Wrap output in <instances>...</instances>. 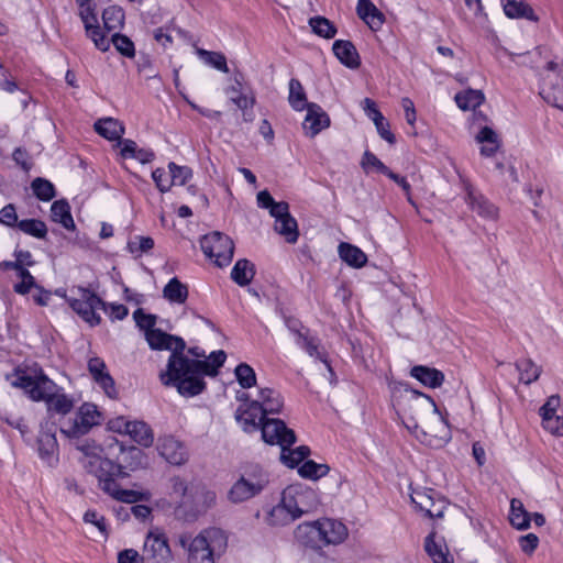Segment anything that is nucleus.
<instances>
[{
    "label": "nucleus",
    "instance_id": "55",
    "mask_svg": "<svg viewBox=\"0 0 563 563\" xmlns=\"http://www.w3.org/2000/svg\"><path fill=\"white\" fill-rule=\"evenodd\" d=\"M111 42L113 43L115 49L121 53L125 57H134L135 48L134 43L123 34H113Z\"/></svg>",
    "mask_w": 563,
    "mask_h": 563
},
{
    "label": "nucleus",
    "instance_id": "2",
    "mask_svg": "<svg viewBox=\"0 0 563 563\" xmlns=\"http://www.w3.org/2000/svg\"><path fill=\"white\" fill-rule=\"evenodd\" d=\"M225 358L227 354L222 350L212 352L202 361L175 355L159 378L163 385L176 387L181 396L194 397L206 388L202 375H217Z\"/></svg>",
    "mask_w": 563,
    "mask_h": 563
},
{
    "label": "nucleus",
    "instance_id": "7",
    "mask_svg": "<svg viewBox=\"0 0 563 563\" xmlns=\"http://www.w3.org/2000/svg\"><path fill=\"white\" fill-rule=\"evenodd\" d=\"M67 302L71 309L90 325H97L101 321L100 316L97 313L98 309L107 311V303L93 291L84 287L73 288L71 296L67 297Z\"/></svg>",
    "mask_w": 563,
    "mask_h": 563
},
{
    "label": "nucleus",
    "instance_id": "11",
    "mask_svg": "<svg viewBox=\"0 0 563 563\" xmlns=\"http://www.w3.org/2000/svg\"><path fill=\"white\" fill-rule=\"evenodd\" d=\"M143 559L146 563H172L173 553L167 538L158 531H151L145 538Z\"/></svg>",
    "mask_w": 563,
    "mask_h": 563
},
{
    "label": "nucleus",
    "instance_id": "61",
    "mask_svg": "<svg viewBox=\"0 0 563 563\" xmlns=\"http://www.w3.org/2000/svg\"><path fill=\"white\" fill-rule=\"evenodd\" d=\"M133 318L137 324V327L145 332L154 330V325L156 323V317L153 314L145 313L142 309H137L133 312Z\"/></svg>",
    "mask_w": 563,
    "mask_h": 563
},
{
    "label": "nucleus",
    "instance_id": "35",
    "mask_svg": "<svg viewBox=\"0 0 563 563\" xmlns=\"http://www.w3.org/2000/svg\"><path fill=\"white\" fill-rule=\"evenodd\" d=\"M51 217L67 230L75 229V222L70 213V207L66 200L54 201L51 207Z\"/></svg>",
    "mask_w": 563,
    "mask_h": 563
},
{
    "label": "nucleus",
    "instance_id": "27",
    "mask_svg": "<svg viewBox=\"0 0 563 563\" xmlns=\"http://www.w3.org/2000/svg\"><path fill=\"white\" fill-rule=\"evenodd\" d=\"M296 539L306 547L312 549H320L321 533H320V520L313 522H306L299 525L295 530Z\"/></svg>",
    "mask_w": 563,
    "mask_h": 563
},
{
    "label": "nucleus",
    "instance_id": "26",
    "mask_svg": "<svg viewBox=\"0 0 563 563\" xmlns=\"http://www.w3.org/2000/svg\"><path fill=\"white\" fill-rule=\"evenodd\" d=\"M356 12L358 18L373 31H378L385 22L384 14L371 0H358Z\"/></svg>",
    "mask_w": 563,
    "mask_h": 563
},
{
    "label": "nucleus",
    "instance_id": "33",
    "mask_svg": "<svg viewBox=\"0 0 563 563\" xmlns=\"http://www.w3.org/2000/svg\"><path fill=\"white\" fill-rule=\"evenodd\" d=\"M96 132L107 140H120L124 134V126L113 118L100 119L95 123Z\"/></svg>",
    "mask_w": 563,
    "mask_h": 563
},
{
    "label": "nucleus",
    "instance_id": "28",
    "mask_svg": "<svg viewBox=\"0 0 563 563\" xmlns=\"http://www.w3.org/2000/svg\"><path fill=\"white\" fill-rule=\"evenodd\" d=\"M225 93L230 96V100L242 111L252 109L255 104L254 95L243 92L242 76L234 77L233 84L225 89Z\"/></svg>",
    "mask_w": 563,
    "mask_h": 563
},
{
    "label": "nucleus",
    "instance_id": "60",
    "mask_svg": "<svg viewBox=\"0 0 563 563\" xmlns=\"http://www.w3.org/2000/svg\"><path fill=\"white\" fill-rule=\"evenodd\" d=\"M154 247V240L150 236H135L128 243V249L131 253H146Z\"/></svg>",
    "mask_w": 563,
    "mask_h": 563
},
{
    "label": "nucleus",
    "instance_id": "14",
    "mask_svg": "<svg viewBox=\"0 0 563 563\" xmlns=\"http://www.w3.org/2000/svg\"><path fill=\"white\" fill-rule=\"evenodd\" d=\"M115 448H118L120 454L118 456V462L114 463V466H118V472H113L114 477H124L128 475V471H135L140 467H143L145 464V455L143 451L136 446L125 448L119 442H115Z\"/></svg>",
    "mask_w": 563,
    "mask_h": 563
},
{
    "label": "nucleus",
    "instance_id": "50",
    "mask_svg": "<svg viewBox=\"0 0 563 563\" xmlns=\"http://www.w3.org/2000/svg\"><path fill=\"white\" fill-rule=\"evenodd\" d=\"M31 188L40 200L49 201L55 197L54 185L47 179L35 178L31 184Z\"/></svg>",
    "mask_w": 563,
    "mask_h": 563
},
{
    "label": "nucleus",
    "instance_id": "1",
    "mask_svg": "<svg viewBox=\"0 0 563 563\" xmlns=\"http://www.w3.org/2000/svg\"><path fill=\"white\" fill-rule=\"evenodd\" d=\"M398 415L406 429L427 445L440 448L451 439L446 420L433 399L422 393L406 388L405 407Z\"/></svg>",
    "mask_w": 563,
    "mask_h": 563
},
{
    "label": "nucleus",
    "instance_id": "43",
    "mask_svg": "<svg viewBox=\"0 0 563 563\" xmlns=\"http://www.w3.org/2000/svg\"><path fill=\"white\" fill-rule=\"evenodd\" d=\"M288 100L291 108L296 111H302L307 106H309L303 87L296 78H291L289 81Z\"/></svg>",
    "mask_w": 563,
    "mask_h": 563
},
{
    "label": "nucleus",
    "instance_id": "3",
    "mask_svg": "<svg viewBox=\"0 0 563 563\" xmlns=\"http://www.w3.org/2000/svg\"><path fill=\"white\" fill-rule=\"evenodd\" d=\"M76 449L81 453L80 463L90 474H93L99 482V487L119 501L134 504L142 499V494L132 489H121L113 479V472L119 467L114 462L102 457V449L92 440L80 441Z\"/></svg>",
    "mask_w": 563,
    "mask_h": 563
},
{
    "label": "nucleus",
    "instance_id": "31",
    "mask_svg": "<svg viewBox=\"0 0 563 563\" xmlns=\"http://www.w3.org/2000/svg\"><path fill=\"white\" fill-rule=\"evenodd\" d=\"M411 376L422 383L424 386L437 388L440 387L444 380L442 372L428 366L417 365L411 368Z\"/></svg>",
    "mask_w": 563,
    "mask_h": 563
},
{
    "label": "nucleus",
    "instance_id": "4",
    "mask_svg": "<svg viewBox=\"0 0 563 563\" xmlns=\"http://www.w3.org/2000/svg\"><path fill=\"white\" fill-rule=\"evenodd\" d=\"M12 385L22 388L32 400L45 401L48 417L58 416L59 426L60 421L68 419L67 415L75 407L74 398L62 393V388L43 374L36 377L25 373L18 374Z\"/></svg>",
    "mask_w": 563,
    "mask_h": 563
},
{
    "label": "nucleus",
    "instance_id": "47",
    "mask_svg": "<svg viewBox=\"0 0 563 563\" xmlns=\"http://www.w3.org/2000/svg\"><path fill=\"white\" fill-rule=\"evenodd\" d=\"M504 11L508 18H527L532 19V9L520 0H506Z\"/></svg>",
    "mask_w": 563,
    "mask_h": 563
},
{
    "label": "nucleus",
    "instance_id": "9",
    "mask_svg": "<svg viewBox=\"0 0 563 563\" xmlns=\"http://www.w3.org/2000/svg\"><path fill=\"white\" fill-rule=\"evenodd\" d=\"M99 423L97 406L85 402L79 407L74 418L60 421V433L67 438H79Z\"/></svg>",
    "mask_w": 563,
    "mask_h": 563
},
{
    "label": "nucleus",
    "instance_id": "42",
    "mask_svg": "<svg viewBox=\"0 0 563 563\" xmlns=\"http://www.w3.org/2000/svg\"><path fill=\"white\" fill-rule=\"evenodd\" d=\"M275 230L283 235L288 243H295L298 240V225L294 217L287 216L275 221Z\"/></svg>",
    "mask_w": 563,
    "mask_h": 563
},
{
    "label": "nucleus",
    "instance_id": "23",
    "mask_svg": "<svg viewBox=\"0 0 563 563\" xmlns=\"http://www.w3.org/2000/svg\"><path fill=\"white\" fill-rule=\"evenodd\" d=\"M235 418L246 432L256 431L261 428L263 420H265V417L262 416L261 410H258L257 404H254L253 400L245 407H239L235 412Z\"/></svg>",
    "mask_w": 563,
    "mask_h": 563
},
{
    "label": "nucleus",
    "instance_id": "48",
    "mask_svg": "<svg viewBox=\"0 0 563 563\" xmlns=\"http://www.w3.org/2000/svg\"><path fill=\"white\" fill-rule=\"evenodd\" d=\"M124 12L121 8L112 5L103 10L102 21L108 31L119 29L123 24Z\"/></svg>",
    "mask_w": 563,
    "mask_h": 563
},
{
    "label": "nucleus",
    "instance_id": "45",
    "mask_svg": "<svg viewBox=\"0 0 563 563\" xmlns=\"http://www.w3.org/2000/svg\"><path fill=\"white\" fill-rule=\"evenodd\" d=\"M310 453V450L306 445H300L294 450L289 448L282 449L280 460L288 467H296L301 463Z\"/></svg>",
    "mask_w": 563,
    "mask_h": 563
},
{
    "label": "nucleus",
    "instance_id": "10",
    "mask_svg": "<svg viewBox=\"0 0 563 563\" xmlns=\"http://www.w3.org/2000/svg\"><path fill=\"white\" fill-rule=\"evenodd\" d=\"M15 261H5L0 265L5 269L15 271L21 278L20 283L13 286V289L19 295H26L30 292L33 286H35V278L26 268L27 266L34 265L32 254L29 251H15Z\"/></svg>",
    "mask_w": 563,
    "mask_h": 563
},
{
    "label": "nucleus",
    "instance_id": "16",
    "mask_svg": "<svg viewBox=\"0 0 563 563\" xmlns=\"http://www.w3.org/2000/svg\"><path fill=\"white\" fill-rule=\"evenodd\" d=\"M540 95L547 103L563 110V74L558 71L547 74Z\"/></svg>",
    "mask_w": 563,
    "mask_h": 563
},
{
    "label": "nucleus",
    "instance_id": "58",
    "mask_svg": "<svg viewBox=\"0 0 563 563\" xmlns=\"http://www.w3.org/2000/svg\"><path fill=\"white\" fill-rule=\"evenodd\" d=\"M361 165L366 172H368L369 168H374L376 172L382 173L384 175H386L389 172V168L375 154H373L369 151H366L363 154Z\"/></svg>",
    "mask_w": 563,
    "mask_h": 563
},
{
    "label": "nucleus",
    "instance_id": "15",
    "mask_svg": "<svg viewBox=\"0 0 563 563\" xmlns=\"http://www.w3.org/2000/svg\"><path fill=\"white\" fill-rule=\"evenodd\" d=\"M113 428L129 434L140 445L148 448L153 444V431L144 421H126L120 418L114 422Z\"/></svg>",
    "mask_w": 563,
    "mask_h": 563
},
{
    "label": "nucleus",
    "instance_id": "19",
    "mask_svg": "<svg viewBox=\"0 0 563 563\" xmlns=\"http://www.w3.org/2000/svg\"><path fill=\"white\" fill-rule=\"evenodd\" d=\"M464 190L466 192V203L479 217L489 220H495L498 217V209L471 184L464 183Z\"/></svg>",
    "mask_w": 563,
    "mask_h": 563
},
{
    "label": "nucleus",
    "instance_id": "21",
    "mask_svg": "<svg viewBox=\"0 0 563 563\" xmlns=\"http://www.w3.org/2000/svg\"><path fill=\"white\" fill-rule=\"evenodd\" d=\"M253 401L257 404L258 410H261L262 416L265 418L268 415L280 413L284 407V398L280 393L269 387L260 388L258 397Z\"/></svg>",
    "mask_w": 563,
    "mask_h": 563
},
{
    "label": "nucleus",
    "instance_id": "51",
    "mask_svg": "<svg viewBox=\"0 0 563 563\" xmlns=\"http://www.w3.org/2000/svg\"><path fill=\"white\" fill-rule=\"evenodd\" d=\"M235 377L240 386L249 389L256 385V374L254 369L246 363H241L235 367Z\"/></svg>",
    "mask_w": 563,
    "mask_h": 563
},
{
    "label": "nucleus",
    "instance_id": "54",
    "mask_svg": "<svg viewBox=\"0 0 563 563\" xmlns=\"http://www.w3.org/2000/svg\"><path fill=\"white\" fill-rule=\"evenodd\" d=\"M168 169L172 186H183L192 176L191 169L189 167L178 166L173 162L168 164Z\"/></svg>",
    "mask_w": 563,
    "mask_h": 563
},
{
    "label": "nucleus",
    "instance_id": "12",
    "mask_svg": "<svg viewBox=\"0 0 563 563\" xmlns=\"http://www.w3.org/2000/svg\"><path fill=\"white\" fill-rule=\"evenodd\" d=\"M262 438L268 444H277L280 449L290 448L296 442L295 432L287 428L280 419L265 418L261 426Z\"/></svg>",
    "mask_w": 563,
    "mask_h": 563
},
{
    "label": "nucleus",
    "instance_id": "40",
    "mask_svg": "<svg viewBox=\"0 0 563 563\" xmlns=\"http://www.w3.org/2000/svg\"><path fill=\"white\" fill-rule=\"evenodd\" d=\"M312 32L323 38L330 40L336 35L335 25L327 18L316 15L309 19L308 21Z\"/></svg>",
    "mask_w": 563,
    "mask_h": 563
},
{
    "label": "nucleus",
    "instance_id": "30",
    "mask_svg": "<svg viewBox=\"0 0 563 563\" xmlns=\"http://www.w3.org/2000/svg\"><path fill=\"white\" fill-rule=\"evenodd\" d=\"M340 258L347 265L361 268L367 263L366 254L357 246L346 242H341L338 246Z\"/></svg>",
    "mask_w": 563,
    "mask_h": 563
},
{
    "label": "nucleus",
    "instance_id": "6",
    "mask_svg": "<svg viewBox=\"0 0 563 563\" xmlns=\"http://www.w3.org/2000/svg\"><path fill=\"white\" fill-rule=\"evenodd\" d=\"M268 483V474L257 465L252 466L232 485L228 498L233 504L246 501L260 495Z\"/></svg>",
    "mask_w": 563,
    "mask_h": 563
},
{
    "label": "nucleus",
    "instance_id": "5",
    "mask_svg": "<svg viewBox=\"0 0 563 563\" xmlns=\"http://www.w3.org/2000/svg\"><path fill=\"white\" fill-rule=\"evenodd\" d=\"M178 542L187 551V563H214L227 549L228 538L219 528H208L196 537L183 533Z\"/></svg>",
    "mask_w": 563,
    "mask_h": 563
},
{
    "label": "nucleus",
    "instance_id": "20",
    "mask_svg": "<svg viewBox=\"0 0 563 563\" xmlns=\"http://www.w3.org/2000/svg\"><path fill=\"white\" fill-rule=\"evenodd\" d=\"M307 114L302 123L306 135L314 137L323 129L330 125V118L327 112L317 103L307 106Z\"/></svg>",
    "mask_w": 563,
    "mask_h": 563
},
{
    "label": "nucleus",
    "instance_id": "62",
    "mask_svg": "<svg viewBox=\"0 0 563 563\" xmlns=\"http://www.w3.org/2000/svg\"><path fill=\"white\" fill-rule=\"evenodd\" d=\"M87 35L92 40L96 47L102 52H106L109 49V41L106 38V36L102 34L99 25L90 26L89 29H86Z\"/></svg>",
    "mask_w": 563,
    "mask_h": 563
},
{
    "label": "nucleus",
    "instance_id": "32",
    "mask_svg": "<svg viewBox=\"0 0 563 563\" xmlns=\"http://www.w3.org/2000/svg\"><path fill=\"white\" fill-rule=\"evenodd\" d=\"M188 295L187 285L177 277H173L163 288V297L170 303L183 305L186 302Z\"/></svg>",
    "mask_w": 563,
    "mask_h": 563
},
{
    "label": "nucleus",
    "instance_id": "25",
    "mask_svg": "<svg viewBox=\"0 0 563 563\" xmlns=\"http://www.w3.org/2000/svg\"><path fill=\"white\" fill-rule=\"evenodd\" d=\"M332 51L338 59L351 69H356L361 65L360 55L351 41L336 40L332 45Z\"/></svg>",
    "mask_w": 563,
    "mask_h": 563
},
{
    "label": "nucleus",
    "instance_id": "24",
    "mask_svg": "<svg viewBox=\"0 0 563 563\" xmlns=\"http://www.w3.org/2000/svg\"><path fill=\"white\" fill-rule=\"evenodd\" d=\"M321 544H338L341 543L347 536L346 527L336 520L323 519L320 520Z\"/></svg>",
    "mask_w": 563,
    "mask_h": 563
},
{
    "label": "nucleus",
    "instance_id": "57",
    "mask_svg": "<svg viewBox=\"0 0 563 563\" xmlns=\"http://www.w3.org/2000/svg\"><path fill=\"white\" fill-rule=\"evenodd\" d=\"M84 521L86 523H90L98 529L100 537L107 540L109 532L106 523V519L103 516L99 515L95 510H87L84 515Z\"/></svg>",
    "mask_w": 563,
    "mask_h": 563
},
{
    "label": "nucleus",
    "instance_id": "52",
    "mask_svg": "<svg viewBox=\"0 0 563 563\" xmlns=\"http://www.w3.org/2000/svg\"><path fill=\"white\" fill-rule=\"evenodd\" d=\"M299 474L300 476L305 478L310 479H318L329 472V467L325 464H318L312 460L306 461L300 467H299Z\"/></svg>",
    "mask_w": 563,
    "mask_h": 563
},
{
    "label": "nucleus",
    "instance_id": "46",
    "mask_svg": "<svg viewBox=\"0 0 563 563\" xmlns=\"http://www.w3.org/2000/svg\"><path fill=\"white\" fill-rule=\"evenodd\" d=\"M197 54L207 65H209L222 73H229L227 58L222 53L210 52V51H206L203 48H198Z\"/></svg>",
    "mask_w": 563,
    "mask_h": 563
},
{
    "label": "nucleus",
    "instance_id": "17",
    "mask_svg": "<svg viewBox=\"0 0 563 563\" xmlns=\"http://www.w3.org/2000/svg\"><path fill=\"white\" fill-rule=\"evenodd\" d=\"M410 499L412 504L429 518H442L444 515L445 503L442 499L435 500L432 496V490H412Z\"/></svg>",
    "mask_w": 563,
    "mask_h": 563
},
{
    "label": "nucleus",
    "instance_id": "29",
    "mask_svg": "<svg viewBox=\"0 0 563 563\" xmlns=\"http://www.w3.org/2000/svg\"><path fill=\"white\" fill-rule=\"evenodd\" d=\"M424 550L433 563H453L445 542L442 539L435 540L434 533H430L426 538Z\"/></svg>",
    "mask_w": 563,
    "mask_h": 563
},
{
    "label": "nucleus",
    "instance_id": "18",
    "mask_svg": "<svg viewBox=\"0 0 563 563\" xmlns=\"http://www.w3.org/2000/svg\"><path fill=\"white\" fill-rule=\"evenodd\" d=\"M157 450L169 464L183 465L188 460V451L184 443L172 435L159 438Z\"/></svg>",
    "mask_w": 563,
    "mask_h": 563
},
{
    "label": "nucleus",
    "instance_id": "13",
    "mask_svg": "<svg viewBox=\"0 0 563 563\" xmlns=\"http://www.w3.org/2000/svg\"><path fill=\"white\" fill-rule=\"evenodd\" d=\"M145 338L152 350H169L172 352L167 366L170 364L175 355L178 357L186 356L184 354L186 344L181 338L167 334L159 329L145 332Z\"/></svg>",
    "mask_w": 563,
    "mask_h": 563
},
{
    "label": "nucleus",
    "instance_id": "41",
    "mask_svg": "<svg viewBox=\"0 0 563 563\" xmlns=\"http://www.w3.org/2000/svg\"><path fill=\"white\" fill-rule=\"evenodd\" d=\"M484 101V95L481 90L468 89L464 92L455 95V102L457 107L464 111L474 110L479 107Z\"/></svg>",
    "mask_w": 563,
    "mask_h": 563
},
{
    "label": "nucleus",
    "instance_id": "64",
    "mask_svg": "<svg viewBox=\"0 0 563 563\" xmlns=\"http://www.w3.org/2000/svg\"><path fill=\"white\" fill-rule=\"evenodd\" d=\"M152 178L157 188L159 189V191L166 192L170 189L172 183L169 178V173H166L164 169L156 168L155 170H153Z\"/></svg>",
    "mask_w": 563,
    "mask_h": 563
},
{
    "label": "nucleus",
    "instance_id": "37",
    "mask_svg": "<svg viewBox=\"0 0 563 563\" xmlns=\"http://www.w3.org/2000/svg\"><path fill=\"white\" fill-rule=\"evenodd\" d=\"M516 368L519 372V379L526 385L536 382L542 372L541 366L537 365L530 358H522L516 362Z\"/></svg>",
    "mask_w": 563,
    "mask_h": 563
},
{
    "label": "nucleus",
    "instance_id": "56",
    "mask_svg": "<svg viewBox=\"0 0 563 563\" xmlns=\"http://www.w3.org/2000/svg\"><path fill=\"white\" fill-rule=\"evenodd\" d=\"M217 496L212 490L200 489L197 492L196 515L206 512L216 505Z\"/></svg>",
    "mask_w": 563,
    "mask_h": 563
},
{
    "label": "nucleus",
    "instance_id": "59",
    "mask_svg": "<svg viewBox=\"0 0 563 563\" xmlns=\"http://www.w3.org/2000/svg\"><path fill=\"white\" fill-rule=\"evenodd\" d=\"M374 115L375 118H373L372 121L374 122L379 136L387 141L389 144H394L396 139L389 130L388 121H386L382 112H375Z\"/></svg>",
    "mask_w": 563,
    "mask_h": 563
},
{
    "label": "nucleus",
    "instance_id": "39",
    "mask_svg": "<svg viewBox=\"0 0 563 563\" xmlns=\"http://www.w3.org/2000/svg\"><path fill=\"white\" fill-rule=\"evenodd\" d=\"M255 274L254 265L243 258L239 260L235 265L232 268L231 272V278L239 285V286H246L251 283Z\"/></svg>",
    "mask_w": 563,
    "mask_h": 563
},
{
    "label": "nucleus",
    "instance_id": "44",
    "mask_svg": "<svg viewBox=\"0 0 563 563\" xmlns=\"http://www.w3.org/2000/svg\"><path fill=\"white\" fill-rule=\"evenodd\" d=\"M295 520H296L295 516L291 515L279 503L269 510V512L266 517V522L269 526H274V527H283V526L291 523Z\"/></svg>",
    "mask_w": 563,
    "mask_h": 563
},
{
    "label": "nucleus",
    "instance_id": "8",
    "mask_svg": "<svg viewBox=\"0 0 563 563\" xmlns=\"http://www.w3.org/2000/svg\"><path fill=\"white\" fill-rule=\"evenodd\" d=\"M200 246L203 254L222 267L228 265L233 257V241L225 234L214 231L206 234L200 240Z\"/></svg>",
    "mask_w": 563,
    "mask_h": 563
},
{
    "label": "nucleus",
    "instance_id": "38",
    "mask_svg": "<svg viewBox=\"0 0 563 563\" xmlns=\"http://www.w3.org/2000/svg\"><path fill=\"white\" fill-rule=\"evenodd\" d=\"M509 519L511 525L518 530H526L530 527V515L519 499L514 498L511 500Z\"/></svg>",
    "mask_w": 563,
    "mask_h": 563
},
{
    "label": "nucleus",
    "instance_id": "34",
    "mask_svg": "<svg viewBox=\"0 0 563 563\" xmlns=\"http://www.w3.org/2000/svg\"><path fill=\"white\" fill-rule=\"evenodd\" d=\"M37 442L41 457L51 462V460L58 451V443L55 437V432L52 429L44 430V427H42Z\"/></svg>",
    "mask_w": 563,
    "mask_h": 563
},
{
    "label": "nucleus",
    "instance_id": "49",
    "mask_svg": "<svg viewBox=\"0 0 563 563\" xmlns=\"http://www.w3.org/2000/svg\"><path fill=\"white\" fill-rule=\"evenodd\" d=\"M18 228L22 232L37 239H44L47 234L46 224L43 221L36 219L22 220L18 223Z\"/></svg>",
    "mask_w": 563,
    "mask_h": 563
},
{
    "label": "nucleus",
    "instance_id": "36",
    "mask_svg": "<svg viewBox=\"0 0 563 563\" xmlns=\"http://www.w3.org/2000/svg\"><path fill=\"white\" fill-rule=\"evenodd\" d=\"M319 505L317 494L313 489L302 486H297V506L299 517L303 514L313 511Z\"/></svg>",
    "mask_w": 563,
    "mask_h": 563
},
{
    "label": "nucleus",
    "instance_id": "63",
    "mask_svg": "<svg viewBox=\"0 0 563 563\" xmlns=\"http://www.w3.org/2000/svg\"><path fill=\"white\" fill-rule=\"evenodd\" d=\"M560 404L559 396H551L547 400V402L540 408V415L544 422L550 421L552 422V419H554L556 408Z\"/></svg>",
    "mask_w": 563,
    "mask_h": 563
},
{
    "label": "nucleus",
    "instance_id": "22",
    "mask_svg": "<svg viewBox=\"0 0 563 563\" xmlns=\"http://www.w3.org/2000/svg\"><path fill=\"white\" fill-rule=\"evenodd\" d=\"M88 369L95 382L104 390L110 398L117 397V389L113 378L107 371L106 363L100 357H92L88 362Z\"/></svg>",
    "mask_w": 563,
    "mask_h": 563
},
{
    "label": "nucleus",
    "instance_id": "53",
    "mask_svg": "<svg viewBox=\"0 0 563 563\" xmlns=\"http://www.w3.org/2000/svg\"><path fill=\"white\" fill-rule=\"evenodd\" d=\"M279 504H282L283 507H285L291 515H294L295 519L299 518L296 485L288 486L283 490Z\"/></svg>",
    "mask_w": 563,
    "mask_h": 563
}]
</instances>
